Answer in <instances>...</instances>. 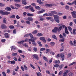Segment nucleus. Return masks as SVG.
Here are the masks:
<instances>
[{"instance_id":"f257e3e1","label":"nucleus","mask_w":76,"mask_h":76,"mask_svg":"<svg viewBox=\"0 0 76 76\" xmlns=\"http://www.w3.org/2000/svg\"><path fill=\"white\" fill-rule=\"evenodd\" d=\"M61 57V60L62 61H63L64 60V55L62 53H60V54H57L56 55L57 58H58V57Z\"/></svg>"},{"instance_id":"f03ea898","label":"nucleus","mask_w":76,"mask_h":76,"mask_svg":"<svg viewBox=\"0 0 76 76\" xmlns=\"http://www.w3.org/2000/svg\"><path fill=\"white\" fill-rule=\"evenodd\" d=\"M0 13L3 15H8L10 13V12L7 11L4 12L2 10H0Z\"/></svg>"},{"instance_id":"7ed1b4c3","label":"nucleus","mask_w":76,"mask_h":76,"mask_svg":"<svg viewBox=\"0 0 76 76\" xmlns=\"http://www.w3.org/2000/svg\"><path fill=\"white\" fill-rule=\"evenodd\" d=\"M54 19L55 20L57 23H59L60 22V21H59V17L57 15H55L54 16Z\"/></svg>"},{"instance_id":"20e7f679","label":"nucleus","mask_w":76,"mask_h":76,"mask_svg":"<svg viewBox=\"0 0 76 76\" xmlns=\"http://www.w3.org/2000/svg\"><path fill=\"white\" fill-rule=\"evenodd\" d=\"M71 13L72 14V16L73 18H76V12L74 11L73 12H71Z\"/></svg>"},{"instance_id":"39448f33","label":"nucleus","mask_w":76,"mask_h":76,"mask_svg":"<svg viewBox=\"0 0 76 76\" xmlns=\"http://www.w3.org/2000/svg\"><path fill=\"white\" fill-rule=\"evenodd\" d=\"M40 40H41V41H43V42H45V43H46V41L45 40V37H41L40 38Z\"/></svg>"},{"instance_id":"423d86ee","label":"nucleus","mask_w":76,"mask_h":76,"mask_svg":"<svg viewBox=\"0 0 76 76\" xmlns=\"http://www.w3.org/2000/svg\"><path fill=\"white\" fill-rule=\"evenodd\" d=\"M1 29H6L7 28V26L5 24H1Z\"/></svg>"},{"instance_id":"0eeeda50","label":"nucleus","mask_w":76,"mask_h":76,"mask_svg":"<svg viewBox=\"0 0 76 76\" xmlns=\"http://www.w3.org/2000/svg\"><path fill=\"white\" fill-rule=\"evenodd\" d=\"M33 58H35L36 60H38V58H39L38 56V55L36 54L33 55Z\"/></svg>"},{"instance_id":"6e6552de","label":"nucleus","mask_w":76,"mask_h":76,"mask_svg":"<svg viewBox=\"0 0 76 76\" xmlns=\"http://www.w3.org/2000/svg\"><path fill=\"white\" fill-rule=\"evenodd\" d=\"M52 32H53V33H57V31H58L57 30V28L56 27H55L54 28V29H53L52 31Z\"/></svg>"},{"instance_id":"1a4fd4ad","label":"nucleus","mask_w":76,"mask_h":76,"mask_svg":"<svg viewBox=\"0 0 76 76\" xmlns=\"http://www.w3.org/2000/svg\"><path fill=\"white\" fill-rule=\"evenodd\" d=\"M5 9L6 10H7V11H11L12 10L11 8L9 7H7L5 8Z\"/></svg>"},{"instance_id":"9d476101","label":"nucleus","mask_w":76,"mask_h":76,"mask_svg":"<svg viewBox=\"0 0 76 76\" xmlns=\"http://www.w3.org/2000/svg\"><path fill=\"white\" fill-rule=\"evenodd\" d=\"M27 19L28 20L30 21L31 22H32V21H33V18L31 17H28Z\"/></svg>"},{"instance_id":"9b49d317","label":"nucleus","mask_w":76,"mask_h":76,"mask_svg":"<svg viewBox=\"0 0 76 76\" xmlns=\"http://www.w3.org/2000/svg\"><path fill=\"white\" fill-rule=\"evenodd\" d=\"M37 2L39 4H44V2H42L41 0H37Z\"/></svg>"},{"instance_id":"f8f14e48","label":"nucleus","mask_w":76,"mask_h":76,"mask_svg":"<svg viewBox=\"0 0 76 76\" xmlns=\"http://www.w3.org/2000/svg\"><path fill=\"white\" fill-rule=\"evenodd\" d=\"M22 3L24 5H26L27 4V3H26V0H22Z\"/></svg>"},{"instance_id":"ddd939ff","label":"nucleus","mask_w":76,"mask_h":76,"mask_svg":"<svg viewBox=\"0 0 76 76\" xmlns=\"http://www.w3.org/2000/svg\"><path fill=\"white\" fill-rule=\"evenodd\" d=\"M45 10H42L40 11H39L38 12V14H40V13H44V12H45Z\"/></svg>"},{"instance_id":"4468645a","label":"nucleus","mask_w":76,"mask_h":76,"mask_svg":"<svg viewBox=\"0 0 76 76\" xmlns=\"http://www.w3.org/2000/svg\"><path fill=\"white\" fill-rule=\"evenodd\" d=\"M29 9L30 10V11L32 12H35V10H34V7H32L31 6V7H30Z\"/></svg>"},{"instance_id":"2eb2a0df","label":"nucleus","mask_w":76,"mask_h":76,"mask_svg":"<svg viewBox=\"0 0 76 76\" xmlns=\"http://www.w3.org/2000/svg\"><path fill=\"white\" fill-rule=\"evenodd\" d=\"M57 29L58 31V32H60V31H61V29H62V26H60L59 27V28L58 27H57Z\"/></svg>"},{"instance_id":"dca6fc26","label":"nucleus","mask_w":76,"mask_h":76,"mask_svg":"<svg viewBox=\"0 0 76 76\" xmlns=\"http://www.w3.org/2000/svg\"><path fill=\"white\" fill-rule=\"evenodd\" d=\"M4 35L5 36V38H9V34H8V33H5V34H4Z\"/></svg>"},{"instance_id":"f3484780","label":"nucleus","mask_w":76,"mask_h":76,"mask_svg":"<svg viewBox=\"0 0 76 76\" xmlns=\"http://www.w3.org/2000/svg\"><path fill=\"white\" fill-rule=\"evenodd\" d=\"M45 6L47 7H52V6H53V4H46Z\"/></svg>"},{"instance_id":"a211bd4d","label":"nucleus","mask_w":76,"mask_h":76,"mask_svg":"<svg viewBox=\"0 0 76 76\" xmlns=\"http://www.w3.org/2000/svg\"><path fill=\"white\" fill-rule=\"evenodd\" d=\"M27 15L28 16H34V14H31L30 13H27Z\"/></svg>"},{"instance_id":"6ab92c4d","label":"nucleus","mask_w":76,"mask_h":76,"mask_svg":"<svg viewBox=\"0 0 76 76\" xmlns=\"http://www.w3.org/2000/svg\"><path fill=\"white\" fill-rule=\"evenodd\" d=\"M37 32H38V30H34L32 32V34L34 35H35V34H37Z\"/></svg>"},{"instance_id":"aec40b11","label":"nucleus","mask_w":76,"mask_h":76,"mask_svg":"<svg viewBox=\"0 0 76 76\" xmlns=\"http://www.w3.org/2000/svg\"><path fill=\"white\" fill-rule=\"evenodd\" d=\"M43 35V34L42 33H39L37 34V37H41Z\"/></svg>"},{"instance_id":"412c9836","label":"nucleus","mask_w":76,"mask_h":76,"mask_svg":"<svg viewBox=\"0 0 76 76\" xmlns=\"http://www.w3.org/2000/svg\"><path fill=\"white\" fill-rule=\"evenodd\" d=\"M39 18H40V20H41V21H42L44 20V18L43 16H40L39 17Z\"/></svg>"},{"instance_id":"4be33fe9","label":"nucleus","mask_w":76,"mask_h":76,"mask_svg":"<svg viewBox=\"0 0 76 76\" xmlns=\"http://www.w3.org/2000/svg\"><path fill=\"white\" fill-rule=\"evenodd\" d=\"M3 22L4 23H6V22H7V20H6V18H3Z\"/></svg>"},{"instance_id":"5701e85b","label":"nucleus","mask_w":76,"mask_h":76,"mask_svg":"<svg viewBox=\"0 0 76 76\" xmlns=\"http://www.w3.org/2000/svg\"><path fill=\"white\" fill-rule=\"evenodd\" d=\"M43 59L45 60V61H47V62H48V59H47V58L46 57L44 56L43 57Z\"/></svg>"},{"instance_id":"b1692460","label":"nucleus","mask_w":76,"mask_h":76,"mask_svg":"<svg viewBox=\"0 0 76 76\" xmlns=\"http://www.w3.org/2000/svg\"><path fill=\"white\" fill-rule=\"evenodd\" d=\"M52 37L54 39H57V37L56 36V35H52Z\"/></svg>"},{"instance_id":"393cba45","label":"nucleus","mask_w":76,"mask_h":76,"mask_svg":"<svg viewBox=\"0 0 76 76\" xmlns=\"http://www.w3.org/2000/svg\"><path fill=\"white\" fill-rule=\"evenodd\" d=\"M29 36H30V38H34V36H33V35H32L31 33H29Z\"/></svg>"},{"instance_id":"a878e982","label":"nucleus","mask_w":76,"mask_h":76,"mask_svg":"<svg viewBox=\"0 0 76 76\" xmlns=\"http://www.w3.org/2000/svg\"><path fill=\"white\" fill-rule=\"evenodd\" d=\"M64 46H63L61 47V49H60V52H61L62 51H64Z\"/></svg>"},{"instance_id":"bb28decb","label":"nucleus","mask_w":76,"mask_h":76,"mask_svg":"<svg viewBox=\"0 0 76 76\" xmlns=\"http://www.w3.org/2000/svg\"><path fill=\"white\" fill-rule=\"evenodd\" d=\"M76 29H73V33L74 35H76Z\"/></svg>"},{"instance_id":"cd10ccee","label":"nucleus","mask_w":76,"mask_h":76,"mask_svg":"<svg viewBox=\"0 0 76 76\" xmlns=\"http://www.w3.org/2000/svg\"><path fill=\"white\" fill-rule=\"evenodd\" d=\"M30 7H31V5H29L25 7L24 8L27 9H29V8H30Z\"/></svg>"},{"instance_id":"c85d7f7f","label":"nucleus","mask_w":76,"mask_h":76,"mask_svg":"<svg viewBox=\"0 0 76 76\" xmlns=\"http://www.w3.org/2000/svg\"><path fill=\"white\" fill-rule=\"evenodd\" d=\"M35 8L37 10H40V7H39V6H36L35 7Z\"/></svg>"},{"instance_id":"c756f323","label":"nucleus","mask_w":76,"mask_h":76,"mask_svg":"<svg viewBox=\"0 0 76 76\" xmlns=\"http://www.w3.org/2000/svg\"><path fill=\"white\" fill-rule=\"evenodd\" d=\"M24 42H25L24 41V40H22V41H20V42H18V44H22V43H23Z\"/></svg>"},{"instance_id":"7c9ffc66","label":"nucleus","mask_w":76,"mask_h":76,"mask_svg":"<svg viewBox=\"0 0 76 76\" xmlns=\"http://www.w3.org/2000/svg\"><path fill=\"white\" fill-rule=\"evenodd\" d=\"M15 6H16L18 8L20 7L21 6L20 5L17 4H15Z\"/></svg>"},{"instance_id":"2f4dec72","label":"nucleus","mask_w":76,"mask_h":76,"mask_svg":"<svg viewBox=\"0 0 76 76\" xmlns=\"http://www.w3.org/2000/svg\"><path fill=\"white\" fill-rule=\"evenodd\" d=\"M50 49H46L45 53L46 54H48V52H50Z\"/></svg>"},{"instance_id":"473e14b6","label":"nucleus","mask_w":76,"mask_h":76,"mask_svg":"<svg viewBox=\"0 0 76 76\" xmlns=\"http://www.w3.org/2000/svg\"><path fill=\"white\" fill-rule=\"evenodd\" d=\"M28 41H31V42H35V41L34 39H33L32 38L29 39H28Z\"/></svg>"},{"instance_id":"72a5a7b5","label":"nucleus","mask_w":76,"mask_h":76,"mask_svg":"<svg viewBox=\"0 0 76 76\" xmlns=\"http://www.w3.org/2000/svg\"><path fill=\"white\" fill-rule=\"evenodd\" d=\"M63 66H64V65H63V64H61L59 66V69H61L63 67Z\"/></svg>"},{"instance_id":"f704fd0d","label":"nucleus","mask_w":76,"mask_h":76,"mask_svg":"<svg viewBox=\"0 0 76 76\" xmlns=\"http://www.w3.org/2000/svg\"><path fill=\"white\" fill-rule=\"evenodd\" d=\"M36 74L37 76H41V74L40 72H39L38 73L37 72Z\"/></svg>"},{"instance_id":"c9c22d12","label":"nucleus","mask_w":76,"mask_h":76,"mask_svg":"<svg viewBox=\"0 0 76 76\" xmlns=\"http://www.w3.org/2000/svg\"><path fill=\"white\" fill-rule=\"evenodd\" d=\"M48 14V16H52L53 15L52 12H49Z\"/></svg>"},{"instance_id":"e433bc0d","label":"nucleus","mask_w":76,"mask_h":76,"mask_svg":"<svg viewBox=\"0 0 76 76\" xmlns=\"http://www.w3.org/2000/svg\"><path fill=\"white\" fill-rule=\"evenodd\" d=\"M68 30H69L70 32H71V31H72V28L70 26H68Z\"/></svg>"},{"instance_id":"4c0bfd02","label":"nucleus","mask_w":76,"mask_h":76,"mask_svg":"<svg viewBox=\"0 0 76 76\" xmlns=\"http://www.w3.org/2000/svg\"><path fill=\"white\" fill-rule=\"evenodd\" d=\"M10 18L11 19H13V18H15V15H12L10 17Z\"/></svg>"},{"instance_id":"58836bf2","label":"nucleus","mask_w":76,"mask_h":76,"mask_svg":"<svg viewBox=\"0 0 76 76\" xmlns=\"http://www.w3.org/2000/svg\"><path fill=\"white\" fill-rule=\"evenodd\" d=\"M50 44L51 46H54L55 45V43L54 42H52L50 43Z\"/></svg>"},{"instance_id":"ea45409f","label":"nucleus","mask_w":76,"mask_h":76,"mask_svg":"<svg viewBox=\"0 0 76 76\" xmlns=\"http://www.w3.org/2000/svg\"><path fill=\"white\" fill-rule=\"evenodd\" d=\"M51 13H52V14H53V15H54V14L55 15H56V14H57L56 12L54 11H51Z\"/></svg>"},{"instance_id":"a19ab883","label":"nucleus","mask_w":76,"mask_h":76,"mask_svg":"<svg viewBox=\"0 0 76 76\" xmlns=\"http://www.w3.org/2000/svg\"><path fill=\"white\" fill-rule=\"evenodd\" d=\"M26 23L28 25H31V22L29 21H26Z\"/></svg>"},{"instance_id":"79ce46f5","label":"nucleus","mask_w":76,"mask_h":76,"mask_svg":"<svg viewBox=\"0 0 76 76\" xmlns=\"http://www.w3.org/2000/svg\"><path fill=\"white\" fill-rule=\"evenodd\" d=\"M16 47L14 46H12L11 47V49H13V50H16Z\"/></svg>"},{"instance_id":"37998d69","label":"nucleus","mask_w":76,"mask_h":76,"mask_svg":"<svg viewBox=\"0 0 76 76\" xmlns=\"http://www.w3.org/2000/svg\"><path fill=\"white\" fill-rule=\"evenodd\" d=\"M37 43L39 45V46H40V47H42V44H41V42L38 41L37 42Z\"/></svg>"},{"instance_id":"c03bdc74","label":"nucleus","mask_w":76,"mask_h":76,"mask_svg":"<svg viewBox=\"0 0 76 76\" xmlns=\"http://www.w3.org/2000/svg\"><path fill=\"white\" fill-rule=\"evenodd\" d=\"M33 50L35 52H37V48H33Z\"/></svg>"},{"instance_id":"a18cd8bd","label":"nucleus","mask_w":76,"mask_h":76,"mask_svg":"<svg viewBox=\"0 0 76 76\" xmlns=\"http://www.w3.org/2000/svg\"><path fill=\"white\" fill-rule=\"evenodd\" d=\"M5 5L4 4L0 3V7H4V6H5Z\"/></svg>"},{"instance_id":"49530a36","label":"nucleus","mask_w":76,"mask_h":76,"mask_svg":"<svg viewBox=\"0 0 76 76\" xmlns=\"http://www.w3.org/2000/svg\"><path fill=\"white\" fill-rule=\"evenodd\" d=\"M29 36V34H26L24 36V37L25 38H26L27 37H28Z\"/></svg>"},{"instance_id":"de8ad7c7","label":"nucleus","mask_w":76,"mask_h":76,"mask_svg":"<svg viewBox=\"0 0 76 76\" xmlns=\"http://www.w3.org/2000/svg\"><path fill=\"white\" fill-rule=\"evenodd\" d=\"M9 28L10 29H13L15 28V27L11 25L9 26Z\"/></svg>"},{"instance_id":"09e8293b","label":"nucleus","mask_w":76,"mask_h":76,"mask_svg":"<svg viewBox=\"0 0 76 76\" xmlns=\"http://www.w3.org/2000/svg\"><path fill=\"white\" fill-rule=\"evenodd\" d=\"M19 66H17L16 67V69H14V70L15 71V72H17V71H18V69H19Z\"/></svg>"},{"instance_id":"8fccbe9b","label":"nucleus","mask_w":76,"mask_h":76,"mask_svg":"<svg viewBox=\"0 0 76 76\" xmlns=\"http://www.w3.org/2000/svg\"><path fill=\"white\" fill-rule=\"evenodd\" d=\"M17 53H13L12 54V56H17Z\"/></svg>"},{"instance_id":"3c124183","label":"nucleus","mask_w":76,"mask_h":76,"mask_svg":"<svg viewBox=\"0 0 76 76\" xmlns=\"http://www.w3.org/2000/svg\"><path fill=\"white\" fill-rule=\"evenodd\" d=\"M69 76H73V74L72 72H71L69 73Z\"/></svg>"},{"instance_id":"603ef678","label":"nucleus","mask_w":76,"mask_h":76,"mask_svg":"<svg viewBox=\"0 0 76 76\" xmlns=\"http://www.w3.org/2000/svg\"><path fill=\"white\" fill-rule=\"evenodd\" d=\"M15 63H16V61H15V60H13L12 61H11V64H15Z\"/></svg>"},{"instance_id":"864d4df0","label":"nucleus","mask_w":76,"mask_h":76,"mask_svg":"<svg viewBox=\"0 0 76 76\" xmlns=\"http://www.w3.org/2000/svg\"><path fill=\"white\" fill-rule=\"evenodd\" d=\"M44 50H45V49L44 48H42L40 49V51H44Z\"/></svg>"},{"instance_id":"5fc2aeb1","label":"nucleus","mask_w":76,"mask_h":76,"mask_svg":"<svg viewBox=\"0 0 76 76\" xmlns=\"http://www.w3.org/2000/svg\"><path fill=\"white\" fill-rule=\"evenodd\" d=\"M68 4H69V5H73L74 4L73 2L72 3H70V2H68L67 3Z\"/></svg>"},{"instance_id":"6e6d98bb","label":"nucleus","mask_w":76,"mask_h":76,"mask_svg":"<svg viewBox=\"0 0 76 76\" xmlns=\"http://www.w3.org/2000/svg\"><path fill=\"white\" fill-rule=\"evenodd\" d=\"M59 66V65L58 64H55L54 65V67H56L57 68Z\"/></svg>"},{"instance_id":"4d7b16f0","label":"nucleus","mask_w":76,"mask_h":76,"mask_svg":"<svg viewBox=\"0 0 76 76\" xmlns=\"http://www.w3.org/2000/svg\"><path fill=\"white\" fill-rule=\"evenodd\" d=\"M23 46H24V47H28V46L26 45V43H24V44H23Z\"/></svg>"},{"instance_id":"13d9d810","label":"nucleus","mask_w":76,"mask_h":76,"mask_svg":"<svg viewBox=\"0 0 76 76\" xmlns=\"http://www.w3.org/2000/svg\"><path fill=\"white\" fill-rule=\"evenodd\" d=\"M50 54H51V55H54V54H55V53H54V52H53V51H51L50 52Z\"/></svg>"},{"instance_id":"bf43d9fd","label":"nucleus","mask_w":76,"mask_h":76,"mask_svg":"<svg viewBox=\"0 0 76 76\" xmlns=\"http://www.w3.org/2000/svg\"><path fill=\"white\" fill-rule=\"evenodd\" d=\"M14 1L16 2H20V0H14Z\"/></svg>"},{"instance_id":"052dcab7","label":"nucleus","mask_w":76,"mask_h":76,"mask_svg":"<svg viewBox=\"0 0 76 76\" xmlns=\"http://www.w3.org/2000/svg\"><path fill=\"white\" fill-rule=\"evenodd\" d=\"M4 76H6V72L4 71L2 73Z\"/></svg>"},{"instance_id":"680f3d73","label":"nucleus","mask_w":76,"mask_h":76,"mask_svg":"<svg viewBox=\"0 0 76 76\" xmlns=\"http://www.w3.org/2000/svg\"><path fill=\"white\" fill-rule=\"evenodd\" d=\"M24 67L25 69L26 70H28V68L26 65H24Z\"/></svg>"},{"instance_id":"e2e57ef3","label":"nucleus","mask_w":76,"mask_h":76,"mask_svg":"<svg viewBox=\"0 0 76 76\" xmlns=\"http://www.w3.org/2000/svg\"><path fill=\"white\" fill-rule=\"evenodd\" d=\"M16 18L17 19H19L20 18V17H19L18 15H17L16 16Z\"/></svg>"},{"instance_id":"0e129e2a","label":"nucleus","mask_w":76,"mask_h":76,"mask_svg":"<svg viewBox=\"0 0 76 76\" xmlns=\"http://www.w3.org/2000/svg\"><path fill=\"white\" fill-rule=\"evenodd\" d=\"M2 42H4L6 41V39H2L1 40Z\"/></svg>"},{"instance_id":"69168bd1","label":"nucleus","mask_w":76,"mask_h":76,"mask_svg":"<svg viewBox=\"0 0 76 76\" xmlns=\"http://www.w3.org/2000/svg\"><path fill=\"white\" fill-rule=\"evenodd\" d=\"M50 20L51 22H54V18L52 17H51L50 19Z\"/></svg>"},{"instance_id":"338daca9","label":"nucleus","mask_w":76,"mask_h":76,"mask_svg":"<svg viewBox=\"0 0 76 76\" xmlns=\"http://www.w3.org/2000/svg\"><path fill=\"white\" fill-rule=\"evenodd\" d=\"M69 44L70 45H73V42H72V41H70L69 42Z\"/></svg>"},{"instance_id":"774afa93","label":"nucleus","mask_w":76,"mask_h":76,"mask_svg":"<svg viewBox=\"0 0 76 76\" xmlns=\"http://www.w3.org/2000/svg\"><path fill=\"white\" fill-rule=\"evenodd\" d=\"M74 46H76V41L75 40L74 41Z\"/></svg>"}]
</instances>
